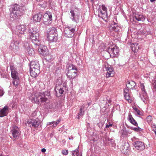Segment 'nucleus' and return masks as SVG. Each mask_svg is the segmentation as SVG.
I'll use <instances>...</instances> for the list:
<instances>
[{"instance_id":"1a4fd4ad","label":"nucleus","mask_w":156,"mask_h":156,"mask_svg":"<svg viewBox=\"0 0 156 156\" xmlns=\"http://www.w3.org/2000/svg\"><path fill=\"white\" fill-rule=\"evenodd\" d=\"M75 30V29L74 28L71 26H67L64 30L65 36L69 37H73L74 35Z\"/></svg>"},{"instance_id":"7ed1b4c3","label":"nucleus","mask_w":156,"mask_h":156,"mask_svg":"<svg viewBox=\"0 0 156 156\" xmlns=\"http://www.w3.org/2000/svg\"><path fill=\"white\" fill-rule=\"evenodd\" d=\"M10 11V17L13 19H15L16 17L21 16L23 13L22 7L17 4L11 6Z\"/></svg>"},{"instance_id":"f3484780","label":"nucleus","mask_w":156,"mask_h":156,"mask_svg":"<svg viewBox=\"0 0 156 156\" xmlns=\"http://www.w3.org/2000/svg\"><path fill=\"white\" fill-rule=\"evenodd\" d=\"M105 69L107 71V73L106 74V76L107 77H112L113 76L114 72L113 70V68L111 66H108V67H106L105 66Z\"/></svg>"},{"instance_id":"9b49d317","label":"nucleus","mask_w":156,"mask_h":156,"mask_svg":"<svg viewBox=\"0 0 156 156\" xmlns=\"http://www.w3.org/2000/svg\"><path fill=\"white\" fill-rule=\"evenodd\" d=\"M140 88L141 90V93L140 94V97L143 101L145 102V101L148 99V97L143 83H140Z\"/></svg>"},{"instance_id":"aec40b11","label":"nucleus","mask_w":156,"mask_h":156,"mask_svg":"<svg viewBox=\"0 0 156 156\" xmlns=\"http://www.w3.org/2000/svg\"><path fill=\"white\" fill-rule=\"evenodd\" d=\"M39 51L41 54L43 56L46 55L48 53V50L47 47L45 46H41L39 49Z\"/></svg>"},{"instance_id":"2eb2a0df","label":"nucleus","mask_w":156,"mask_h":156,"mask_svg":"<svg viewBox=\"0 0 156 156\" xmlns=\"http://www.w3.org/2000/svg\"><path fill=\"white\" fill-rule=\"evenodd\" d=\"M10 69L11 71V76L13 79H19L18 76V73L16 71V68L14 67L12 63L10 65Z\"/></svg>"},{"instance_id":"2f4dec72","label":"nucleus","mask_w":156,"mask_h":156,"mask_svg":"<svg viewBox=\"0 0 156 156\" xmlns=\"http://www.w3.org/2000/svg\"><path fill=\"white\" fill-rule=\"evenodd\" d=\"M63 87L62 88H60V89L55 88V90L56 93V95L57 97H59L62 94L63 92Z\"/></svg>"},{"instance_id":"7c9ffc66","label":"nucleus","mask_w":156,"mask_h":156,"mask_svg":"<svg viewBox=\"0 0 156 156\" xmlns=\"http://www.w3.org/2000/svg\"><path fill=\"white\" fill-rule=\"evenodd\" d=\"M131 48L132 51L135 52L137 51L139 48L138 44L137 43H133L131 44Z\"/></svg>"},{"instance_id":"a878e982","label":"nucleus","mask_w":156,"mask_h":156,"mask_svg":"<svg viewBox=\"0 0 156 156\" xmlns=\"http://www.w3.org/2000/svg\"><path fill=\"white\" fill-rule=\"evenodd\" d=\"M30 75L33 77H36L40 73V70L38 69H30Z\"/></svg>"},{"instance_id":"3c124183","label":"nucleus","mask_w":156,"mask_h":156,"mask_svg":"<svg viewBox=\"0 0 156 156\" xmlns=\"http://www.w3.org/2000/svg\"><path fill=\"white\" fill-rule=\"evenodd\" d=\"M109 126V125H106V128H108Z\"/></svg>"},{"instance_id":"a19ab883","label":"nucleus","mask_w":156,"mask_h":156,"mask_svg":"<svg viewBox=\"0 0 156 156\" xmlns=\"http://www.w3.org/2000/svg\"><path fill=\"white\" fill-rule=\"evenodd\" d=\"M153 85L154 86V88L155 90L156 91V77L154 79Z\"/></svg>"},{"instance_id":"58836bf2","label":"nucleus","mask_w":156,"mask_h":156,"mask_svg":"<svg viewBox=\"0 0 156 156\" xmlns=\"http://www.w3.org/2000/svg\"><path fill=\"white\" fill-rule=\"evenodd\" d=\"M84 114V111L82 110V108H80V111L78 113L79 116L78 117V119L79 118L80 115H83Z\"/></svg>"},{"instance_id":"b1692460","label":"nucleus","mask_w":156,"mask_h":156,"mask_svg":"<svg viewBox=\"0 0 156 156\" xmlns=\"http://www.w3.org/2000/svg\"><path fill=\"white\" fill-rule=\"evenodd\" d=\"M42 17L41 14L39 13L34 15L33 17V19L34 21L39 22H40Z\"/></svg>"},{"instance_id":"393cba45","label":"nucleus","mask_w":156,"mask_h":156,"mask_svg":"<svg viewBox=\"0 0 156 156\" xmlns=\"http://www.w3.org/2000/svg\"><path fill=\"white\" fill-rule=\"evenodd\" d=\"M19 42L18 41H14L13 43H12L11 45V47H12L13 50L15 52H16L19 49Z\"/></svg>"},{"instance_id":"5fc2aeb1","label":"nucleus","mask_w":156,"mask_h":156,"mask_svg":"<svg viewBox=\"0 0 156 156\" xmlns=\"http://www.w3.org/2000/svg\"><path fill=\"white\" fill-rule=\"evenodd\" d=\"M108 125H109V126H112V124H110Z\"/></svg>"},{"instance_id":"0eeeda50","label":"nucleus","mask_w":156,"mask_h":156,"mask_svg":"<svg viewBox=\"0 0 156 156\" xmlns=\"http://www.w3.org/2000/svg\"><path fill=\"white\" fill-rule=\"evenodd\" d=\"M43 20L44 23L46 25H49L50 24L52 21V16L51 13L47 11L44 15Z\"/></svg>"},{"instance_id":"c85d7f7f","label":"nucleus","mask_w":156,"mask_h":156,"mask_svg":"<svg viewBox=\"0 0 156 156\" xmlns=\"http://www.w3.org/2000/svg\"><path fill=\"white\" fill-rule=\"evenodd\" d=\"M134 20L135 19L137 21H143L145 20V18L143 16L141 15L136 14L133 17Z\"/></svg>"},{"instance_id":"20e7f679","label":"nucleus","mask_w":156,"mask_h":156,"mask_svg":"<svg viewBox=\"0 0 156 156\" xmlns=\"http://www.w3.org/2000/svg\"><path fill=\"white\" fill-rule=\"evenodd\" d=\"M58 36L56 28L55 27L49 28L47 31V38L51 42H56L58 39Z\"/></svg>"},{"instance_id":"a18cd8bd","label":"nucleus","mask_w":156,"mask_h":156,"mask_svg":"<svg viewBox=\"0 0 156 156\" xmlns=\"http://www.w3.org/2000/svg\"><path fill=\"white\" fill-rule=\"evenodd\" d=\"M55 122V121H52L51 122H48L47 124V126H48L49 125H52L54 123H54Z\"/></svg>"},{"instance_id":"4468645a","label":"nucleus","mask_w":156,"mask_h":156,"mask_svg":"<svg viewBox=\"0 0 156 156\" xmlns=\"http://www.w3.org/2000/svg\"><path fill=\"white\" fill-rule=\"evenodd\" d=\"M27 26L26 25L21 24L16 27V33L17 34H23L27 29Z\"/></svg>"},{"instance_id":"37998d69","label":"nucleus","mask_w":156,"mask_h":156,"mask_svg":"<svg viewBox=\"0 0 156 156\" xmlns=\"http://www.w3.org/2000/svg\"><path fill=\"white\" fill-rule=\"evenodd\" d=\"M62 153L63 154L65 155H66L68 154V151L67 150H63L62 151Z\"/></svg>"},{"instance_id":"6e6552de","label":"nucleus","mask_w":156,"mask_h":156,"mask_svg":"<svg viewBox=\"0 0 156 156\" xmlns=\"http://www.w3.org/2000/svg\"><path fill=\"white\" fill-rule=\"evenodd\" d=\"M44 56V57L43 59V63L45 67H49L52 63L53 60L52 57L48 53Z\"/></svg>"},{"instance_id":"c03bdc74","label":"nucleus","mask_w":156,"mask_h":156,"mask_svg":"<svg viewBox=\"0 0 156 156\" xmlns=\"http://www.w3.org/2000/svg\"><path fill=\"white\" fill-rule=\"evenodd\" d=\"M37 115V112L34 111L31 115L33 117H35Z\"/></svg>"},{"instance_id":"c9c22d12","label":"nucleus","mask_w":156,"mask_h":156,"mask_svg":"<svg viewBox=\"0 0 156 156\" xmlns=\"http://www.w3.org/2000/svg\"><path fill=\"white\" fill-rule=\"evenodd\" d=\"M131 129L136 132H140L143 130V129L139 127H133Z\"/></svg>"},{"instance_id":"9d476101","label":"nucleus","mask_w":156,"mask_h":156,"mask_svg":"<svg viewBox=\"0 0 156 156\" xmlns=\"http://www.w3.org/2000/svg\"><path fill=\"white\" fill-rule=\"evenodd\" d=\"M107 51L109 54L110 56L112 58L117 56L119 51L118 48L116 46L108 47Z\"/></svg>"},{"instance_id":"dca6fc26","label":"nucleus","mask_w":156,"mask_h":156,"mask_svg":"<svg viewBox=\"0 0 156 156\" xmlns=\"http://www.w3.org/2000/svg\"><path fill=\"white\" fill-rule=\"evenodd\" d=\"M134 147L137 150L141 151L145 149V145L143 142L140 141H136L134 143Z\"/></svg>"},{"instance_id":"ddd939ff","label":"nucleus","mask_w":156,"mask_h":156,"mask_svg":"<svg viewBox=\"0 0 156 156\" xmlns=\"http://www.w3.org/2000/svg\"><path fill=\"white\" fill-rule=\"evenodd\" d=\"M27 122L29 126L33 127H37L41 123L39 119H29Z\"/></svg>"},{"instance_id":"412c9836","label":"nucleus","mask_w":156,"mask_h":156,"mask_svg":"<svg viewBox=\"0 0 156 156\" xmlns=\"http://www.w3.org/2000/svg\"><path fill=\"white\" fill-rule=\"evenodd\" d=\"M109 28L111 31L112 30L116 32L118 31L120 29V27L118 25V24L114 22L111 23Z\"/></svg>"},{"instance_id":"a211bd4d","label":"nucleus","mask_w":156,"mask_h":156,"mask_svg":"<svg viewBox=\"0 0 156 156\" xmlns=\"http://www.w3.org/2000/svg\"><path fill=\"white\" fill-rule=\"evenodd\" d=\"M71 16L70 18L73 21L77 23L79 21L80 15L75 14L74 11L73 10H71L70 11Z\"/></svg>"},{"instance_id":"de8ad7c7","label":"nucleus","mask_w":156,"mask_h":156,"mask_svg":"<svg viewBox=\"0 0 156 156\" xmlns=\"http://www.w3.org/2000/svg\"><path fill=\"white\" fill-rule=\"evenodd\" d=\"M41 151L42 152L44 153V152H45L46 151V150L45 148H42V149Z\"/></svg>"},{"instance_id":"5701e85b","label":"nucleus","mask_w":156,"mask_h":156,"mask_svg":"<svg viewBox=\"0 0 156 156\" xmlns=\"http://www.w3.org/2000/svg\"><path fill=\"white\" fill-rule=\"evenodd\" d=\"M30 69H40V65L38 62L34 61H32L30 62Z\"/></svg>"},{"instance_id":"f704fd0d","label":"nucleus","mask_w":156,"mask_h":156,"mask_svg":"<svg viewBox=\"0 0 156 156\" xmlns=\"http://www.w3.org/2000/svg\"><path fill=\"white\" fill-rule=\"evenodd\" d=\"M12 83L15 87L17 86L19 83V79H13Z\"/></svg>"},{"instance_id":"4d7b16f0","label":"nucleus","mask_w":156,"mask_h":156,"mask_svg":"<svg viewBox=\"0 0 156 156\" xmlns=\"http://www.w3.org/2000/svg\"><path fill=\"white\" fill-rule=\"evenodd\" d=\"M69 140H70V138H69Z\"/></svg>"},{"instance_id":"f8f14e48","label":"nucleus","mask_w":156,"mask_h":156,"mask_svg":"<svg viewBox=\"0 0 156 156\" xmlns=\"http://www.w3.org/2000/svg\"><path fill=\"white\" fill-rule=\"evenodd\" d=\"M11 133L13 137L16 139L18 138L20 134L19 128L16 126H13L11 129Z\"/></svg>"},{"instance_id":"09e8293b","label":"nucleus","mask_w":156,"mask_h":156,"mask_svg":"<svg viewBox=\"0 0 156 156\" xmlns=\"http://www.w3.org/2000/svg\"><path fill=\"white\" fill-rule=\"evenodd\" d=\"M85 105H83L81 106L80 108H82V110H83L84 108H85Z\"/></svg>"},{"instance_id":"f257e3e1","label":"nucleus","mask_w":156,"mask_h":156,"mask_svg":"<svg viewBox=\"0 0 156 156\" xmlns=\"http://www.w3.org/2000/svg\"><path fill=\"white\" fill-rule=\"evenodd\" d=\"M50 94L49 92L45 91L43 93L37 92L32 94L30 99L32 102L39 104L40 102L41 103L45 102V107L47 109H52L53 108V105L50 102L48 98Z\"/></svg>"},{"instance_id":"6e6d98bb","label":"nucleus","mask_w":156,"mask_h":156,"mask_svg":"<svg viewBox=\"0 0 156 156\" xmlns=\"http://www.w3.org/2000/svg\"><path fill=\"white\" fill-rule=\"evenodd\" d=\"M0 156H3L2 155H0Z\"/></svg>"},{"instance_id":"603ef678","label":"nucleus","mask_w":156,"mask_h":156,"mask_svg":"<svg viewBox=\"0 0 156 156\" xmlns=\"http://www.w3.org/2000/svg\"><path fill=\"white\" fill-rule=\"evenodd\" d=\"M155 1V0H150V1L151 2H153Z\"/></svg>"},{"instance_id":"4c0bfd02","label":"nucleus","mask_w":156,"mask_h":156,"mask_svg":"<svg viewBox=\"0 0 156 156\" xmlns=\"http://www.w3.org/2000/svg\"><path fill=\"white\" fill-rule=\"evenodd\" d=\"M152 120V117L150 115L148 116L146 118L147 121L148 123H150Z\"/></svg>"},{"instance_id":"8fccbe9b","label":"nucleus","mask_w":156,"mask_h":156,"mask_svg":"<svg viewBox=\"0 0 156 156\" xmlns=\"http://www.w3.org/2000/svg\"><path fill=\"white\" fill-rule=\"evenodd\" d=\"M154 126H155V125H154L153 126H152L153 128V130L154 132V130H155V127H154Z\"/></svg>"},{"instance_id":"e433bc0d","label":"nucleus","mask_w":156,"mask_h":156,"mask_svg":"<svg viewBox=\"0 0 156 156\" xmlns=\"http://www.w3.org/2000/svg\"><path fill=\"white\" fill-rule=\"evenodd\" d=\"M133 109L136 111L137 115H142V112L140 111L137 108H134Z\"/></svg>"},{"instance_id":"cd10ccee","label":"nucleus","mask_w":156,"mask_h":156,"mask_svg":"<svg viewBox=\"0 0 156 156\" xmlns=\"http://www.w3.org/2000/svg\"><path fill=\"white\" fill-rule=\"evenodd\" d=\"M128 121H129L134 126H137L138 124L135 119L133 118L132 115L129 113L128 116Z\"/></svg>"},{"instance_id":"423d86ee","label":"nucleus","mask_w":156,"mask_h":156,"mask_svg":"<svg viewBox=\"0 0 156 156\" xmlns=\"http://www.w3.org/2000/svg\"><path fill=\"white\" fill-rule=\"evenodd\" d=\"M77 69L76 67L73 65H71L69 66L68 72L67 75L70 80H73L77 76Z\"/></svg>"},{"instance_id":"f03ea898","label":"nucleus","mask_w":156,"mask_h":156,"mask_svg":"<svg viewBox=\"0 0 156 156\" xmlns=\"http://www.w3.org/2000/svg\"><path fill=\"white\" fill-rule=\"evenodd\" d=\"M28 35L35 45H39L40 44L39 34L37 30L30 28L28 30Z\"/></svg>"},{"instance_id":"39448f33","label":"nucleus","mask_w":156,"mask_h":156,"mask_svg":"<svg viewBox=\"0 0 156 156\" xmlns=\"http://www.w3.org/2000/svg\"><path fill=\"white\" fill-rule=\"evenodd\" d=\"M98 15L99 17L101 18L103 20H106L108 18L107 9L105 5H102L99 6L97 10Z\"/></svg>"},{"instance_id":"473e14b6","label":"nucleus","mask_w":156,"mask_h":156,"mask_svg":"<svg viewBox=\"0 0 156 156\" xmlns=\"http://www.w3.org/2000/svg\"><path fill=\"white\" fill-rule=\"evenodd\" d=\"M127 88L129 89H133L134 87L136 85V83L135 82L131 81L129 82L128 83L126 84Z\"/></svg>"},{"instance_id":"4be33fe9","label":"nucleus","mask_w":156,"mask_h":156,"mask_svg":"<svg viewBox=\"0 0 156 156\" xmlns=\"http://www.w3.org/2000/svg\"><path fill=\"white\" fill-rule=\"evenodd\" d=\"M8 108V107L7 106H5L3 108L0 110V117H2L7 115L9 111Z\"/></svg>"},{"instance_id":"ea45409f","label":"nucleus","mask_w":156,"mask_h":156,"mask_svg":"<svg viewBox=\"0 0 156 156\" xmlns=\"http://www.w3.org/2000/svg\"><path fill=\"white\" fill-rule=\"evenodd\" d=\"M61 121V120L60 119H58L56 122H55L54 124H53L52 126L54 127H56L57 125Z\"/></svg>"},{"instance_id":"72a5a7b5","label":"nucleus","mask_w":156,"mask_h":156,"mask_svg":"<svg viewBox=\"0 0 156 156\" xmlns=\"http://www.w3.org/2000/svg\"><path fill=\"white\" fill-rule=\"evenodd\" d=\"M79 147L77 148L74 151H71L72 153V155L73 156H82L81 154H80L79 153V151L78 150Z\"/></svg>"},{"instance_id":"6ab92c4d","label":"nucleus","mask_w":156,"mask_h":156,"mask_svg":"<svg viewBox=\"0 0 156 156\" xmlns=\"http://www.w3.org/2000/svg\"><path fill=\"white\" fill-rule=\"evenodd\" d=\"M130 89L127 88L124 89V97L125 99L130 103L132 101L131 98L129 94V90Z\"/></svg>"},{"instance_id":"bb28decb","label":"nucleus","mask_w":156,"mask_h":156,"mask_svg":"<svg viewBox=\"0 0 156 156\" xmlns=\"http://www.w3.org/2000/svg\"><path fill=\"white\" fill-rule=\"evenodd\" d=\"M122 149L124 153H127L130 150L129 145L128 142H124Z\"/></svg>"},{"instance_id":"864d4df0","label":"nucleus","mask_w":156,"mask_h":156,"mask_svg":"<svg viewBox=\"0 0 156 156\" xmlns=\"http://www.w3.org/2000/svg\"><path fill=\"white\" fill-rule=\"evenodd\" d=\"M37 2H41L42 1V0H36Z\"/></svg>"},{"instance_id":"79ce46f5","label":"nucleus","mask_w":156,"mask_h":156,"mask_svg":"<svg viewBox=\"0 0 156 156\" xmlns=\"http://www.w3.org/2000/svg\"><path fill=\"white\" fill-rule=\"evenodd\" d=\"M62 83V80L61 79H58L56 82V85H60Z\"/></svg>"},{"instance_id":"c756f323","label":"nucleus","mask_w":156,"mask_h":156,"mask_svg":"<svg viewBox=\"0 0 156 156\" xmlns=\"http://www.w3.org/2000/svg\"><path fill=\"white\" fill-rule=\"evenodd\" d=\"M27 53L30 56L33 55L35 54V51L32 47L28 46L26 49Z\"/></svg>"},{"instance_id":"49530a36","label":"nucleus","mask_w":156,"mask_h":156,"mask_svg":"<svg viewBox=\"0 0 156 156\" xmlns=\"http://www.w3.org/2000/svg\"><path fill=\"white\" fill-rule=\"evenodd\" d=\"M4 93L3 90L2 89H0V96H2L3 95Z\"/></svg>"}]
</instances>
